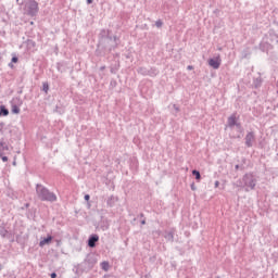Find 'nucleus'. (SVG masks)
<instances>
[{
  "label": "nucleus",
  "instance_id": "nucleus-1",
  "mask_svg": "<svg viewBox=\"0 0 278 278\" xmlns=\"http://www.w3.org/2000/svg\"><path fill=\"white\" fill-rule=\"evenodd\" d=\"M121 45V38L116 35H112V30L102 28L98 35V45L96 49L97 58H105L118 49Z\"/></svg>",
  "mask_w": 278,
  "mask_h": 278
},
{
  "label": "nucleus",
  "instance_id": "nucleus-2",
  "mask_svg": "<svg viewBox=\"0 0 278 278\" xmlns=\"http://www.w3.org/2000/svg\"><path fill=\"white\" fill-rule=\"evenodd\" d=\"M97 264V255L94 253H89L86 255L84 262L74 266V271L76 275H81L83 273H88L94 268Z\"/></svg>",
  "mask_w": 278,
  "mask_h": 278
},
{
  "label": "nucleus",
  "instance_id": "nucleus-3",
  "mask_svg": "<svg viewBox=\"0 0 278 278\" xmlns=\"http://www.w3.org/2000/svg\"><path fill=\"white\" fill-rule=\"evenodd\" d=\"M36 194L39 201H47L48 203H55L58 201V195L42 184L36 185Z\"/></svg>",
  "mask_w": 278,
  "mask_h": 278
},
{
  "label": "nucleus",
  "instance_id": "nucleus-4",
  "mask_svg": "<svg viewBox=\"0 0 278 278\" xmlns=\"http://www.w3.org/2000/svg\"><path fill=\"white\" fill-rule=\"evenodd\" d=\"M243 184L245 186V192H251V190H255V186H257V178H255V174L253 173L244 174Z\"/></svg>",
  "mask_w": 278,
  "mask_h": 278
},
{
  "label": "nucleus",
  "instance_id": "nucleus-5",
  "mask_svg": "<svg viewBox=\"0 0 278 278\" xmlns=\"http://www.w3.org/2000/svg\"><path fill=\"white\" fill-rule=\"evenodd\" d=\"M25 10L27 16L34 17L38 15V12L40 11V8L38 7V1L30 0V2H27L25 4Z\"/></svg>",
  "mask_w": 278,
  "mask_h": 278
},
{
  "label": "nucleus",
  "instance_id": "nucleus-6",
  "mask_svg": "<svg viewBox=\"0 0 278 278\" xmlns=\"http://www.w3.org/2000/svg\"><path fill=\"white\" fill-rule=\"evenodd\" d=\"M21 105H23V100H21V97L13 98L11 101L12 114H21Z\"/></svg>",
  "mask_w": 278,
  "mask_h": 278
},
{
  "label": "nucleus",
  "instance_id": "nucleus-7",
  "mask_svg": "<svg viewBox=\"0 0 278 278\" xmlns=\"http://www.w3.org/2000/svg\"><path fill=\"white\" fill-rule=\"evenodd\" d=\"M0 236L1 238H7L8 240H11V242H14V232L5 228V223L0 224Z\"/></svg>",
  "mask_w": 278,
  "mask_h": 278
},
{
  "label": "nucleus",
  "instance_id": "nucleus-8",
  "mask_svg": "<svg viewBox=\"0 0 278 278\" xmlns=\"http://www.w3.org/2000/svg\"><path fill=\"white\" fill-rule=\"evenodd\" d=\"M8 153H10V147L4 141H0V159L2 162H8Z\"/></svg>",
  "mask_w": 278,
  "mask_h": 278
},
{
  "label": "nucleus",
  "instance_id": "nucleus-9",
  "mask_svg": "<svg viewBox=\"0 0 278 278\" xmlns=\"http://www.w3.org/2000/svg\"><path fill=\"white\" fill-rule=\"evenodd\" d=\"M97 242H99V235L92 233L87 240V247H89V249H96Z\"/></svg>",
  "mask_w": 278,
  "mask_h": 278
},
{
  "label": "nucleus",
  "instance_id": "nucleus-10",
  "mask_svg": "<svg viewBox=\"0 0 278 278\" xmlns=\"http://www.w3.org/2000/svg\"><path fill=\"white\" fill-rule=\"evenodd\" d=\"M245 147L248 149H251V147H253V142H255V132L254 131H249L247 135H245Z\"/></svg>",
  "mask_w": 278,
  "mask_h": 278
},
{
  "label": "nucleus",
  "instance_id": "nucleus-11",
  "mask_svg": "<svg viewBox=\"0 0 278 278\" xmlns=\"http://www.w3.org/2000/svg\"><path fill=\"white\" fill-rule=\"evenodd\" d=\"M220 64H222L220 56L212 58L208 60V66H211L215 71H218V68H220Z\"/></svg>",
  "mask_w": 278,
  "mask_h": 278
},
{
  "label": "nucleus",
  "instance_id": "nucleus-12",
  "mask_svg": "<svg viewBox=\"0 0 278 278\" xmlns=\"http://www.w3.org/2000/svg\"><path fill=\"white\" fill-rule=\"evenodd\" d=\"M56 70L59 73H66V71H68V62H66V61L58 62Z\"/></svg>",
  "mask_w": 278,
  "mask_h": 278
},
{
  "label": "nucleus",
  "instance_id": "nucleus-13",
  "mask_svg": "<svg viewBox=\"0 0 278 278\" xmlns=\"http://www.w3.org/2000/svg\"><path fill=\"white\" fill-rule=\"evenodd\" d=\"M238 123V117L236 116V113H232L228 119H227V125L230 129H233L236 127V124Z\"/></svg>",
  "mask_w": 278,
  "mask_h": 278
},
{
  "label": "nucleus",
  "instance_id": "nucleus-14",
  "mask_svg": "<svg viewBox=\"0 0 278 278\" xmlns=\"http://www.w3.org/2000/svg\"><path fill=\"white\" fill-rule=\"evenodd\" d=\"M268 36H269L270 42H273L274 45H278V34L277 31H275V29L270 28L268 30Z\"/></svg>",
  "mask_w": 278,
  "mask_h": 278
},
{
  "label": "nucleus",
  "instance_id": "nucleus-15",
  "mask_svg": "<svg viewBox=\"0 0 278 278\" xmlns=\"http://www.w3.org/2000/svg\"><path fill=\"white\" fill-rule=\"evenodd\" d=\"M52 241H53V236L48 235L47 237L41 238L39 242V247L42 249L43 247H46V244H51Z\"/></svg>",
  "mask_w": 278,
  "mask_h": 278
},
{
  "label": "nucleus",
  "instance_id": "nucleus-16",
  "mask_svg": "<svg viewBox=\"0 0 278 278\" xmlns=\"http://www.w3.org/2000/svg\"><path fill=\"white\" fill-rule=\"evenodd\" d=\"M116 203H118V197L116 195H111L106 200L108 207H114Z\"/></svg>",
  "mask_w": 278,
  "mask_h": 278
},
{
  "label": "nucleus",
  "instance_id": "nucleus-17",
  "mask_svg": "<svg viewBox=\"0 0 278 278\" xmlns=\"http://www.w3.org/2000/svg\"><path fill=\"white\" fill-rule=\"evenodd\" d=\"M130 170H138V157L134 156L129 159Z\"/></svg>",
  "mask_w": 278,
  "mask_h": 278
},
{
  "label": "nucleus",
  "instance_id": "nucleus-18",
  "mask_svg": "<svg viewBox=\"0 0 278 278\" xmlns=\"http://www.w3.org/2000/svg\"><path fill=\"white\" fill-rule=\"evenodd\" d=\"M164 238L167 242H175V231L173 230L165 231Z\"/></svg>",
  "mask_w": 278,
  "mask_h": 278
},
{
  "label": "nucleus",
  "instance_id": "nucleus-19",
  "mask_svg": "<svg viewBox=\"0 0 278 278\" xmlns=\"http://www.w3.org/2000/svg\"><path fill=\"white\" fill-rule=\"evenodd\" d=\"M137 73L138 75H142V77H148L149 68H147L146 66H140L137 68Z\"/></svg>",
  "mask_w": 278,
  "mask_h": 278
},
{
  "label": "nucleus",
  "instance_id": "nucleus-20",
  "mask_svg": "<svg viewBox=\"0 0 278 278\" xmlns=\"http://www.w3.org/2000/svg\"><path fill=\"white\" fill-rule=\"evenodd\" d=\"M157 75H160V71L156 67L148 70V77H157Z\"/></svg>",
  "mask_w": 278,
  "mask_h": 278
},
{
  "label": "nucleus",
  "instance_id": "nucleus-21",
  "mask_svg": "<svg viewBox=\"0 0 278 278\" xmlns=\"http://www.w3.org/2000/svg\"><path fill=\"white\" fill-rule=\"evenodd\" d=\"M26 47H27L28 51H34V49H36V41H34L31 39H27Z\"/></svg>",
  "mask_w": 278,
  "mask_h": 278
},
{
  "label": "nucleus",
  "instance_id": "nucleus-22",
  "mask_svg": "<svg viewBox=\"0 0 278 278\" xmlns=\"http://www.w3.org/2000/svg\"><path fill=\"white\" fill-rule=\"evenodd\" d=\"M121 68V63L119 62H117L115 65H112L111 67H110V73L112 74V75H116L117 73H118V70Z\"/></svg>",
  "mask_w": 278,
  "mask_h": 278
},
{
  "label": "nucleus",
  "instance_id": "nucleus-23",
  "mask_svg": "<svg viewBox=\"0 0 278 278\" xmlns=\"http://www.w3.org/2000/svg\"><path fill=\"white\" fill-rule=\"evenodd\" d=\"M235 188H242L243 190H245V186H244V176L242 177V179H238L236 182H233Z\"/></svg>",
  "mask_w": 278,
  "mask_h": 278
},
{
  "label": "nucleus",
  "instance_id": "nucleus-24",
  "mask_svg": "<svg viewBox=\"0 0 278 278\" xmlns=\"http://www.w3.org/2000/svg\"><path fill=\"white\" fill-rule=\"evenodd\" d=\"M1 116H10V110L5 108V105H0V117Z\"/></svg>",
  "mask_w": 278,
  "mask_h": 278
},
{
  "label": "nucleus",
  "instance_id": "nucleus-25",
  "mask_svg": "<svg viewBox=\"0 0 278 278\" xmlns=\"http://www.w3.org/2000/svg\"><path fill=\"white\" fill-rule=\"evenodd\" d=\"M260 49L264 53V52L268 51V49H270V43L262 41L260 43Z\"/></svg>",
  "mask_w": 278,
  "mask_h": 278
},
{
  "label": "nucleus",
  "instance_id": "nucleus-26",
  "mask_svg": "<svg viewBox=\"0 0 278 278\" xmlns=\"http://www.w3.org/2000/svg\"><path fill=\"white\" fill-rule=\"evenodd\" d=\"M101 269L104 270V273H108V270H110V262L104 261L100 264Z\"/></svg>",
  "mask_w": 278,
  "mask_h": 278
},
{
  "label": "nucleus",
  "instance_id": "nucleus-27",
  "mask_svg": "<svg viewBox=\"0 0 278 278\" xmlns=\"http://www.w3.org/2000/svg\"><path fill=\"white\" fill-rule=\"evenodd\" d=\"M192 175L193 177H195L197 181H201V172H199L198 169H193Z\"/></svg>",
  "mask_w": 278,
  "mask_h": 278
},
{
  "label": "nucleus",
  "instance_id": "nucleus-28",
  "mask_svg": "<svg viewBox=\"0 0 278 278\" xmlns=\"http://www.w3.org/2000/svg\"><path fill=\"white\" fill-rule=\"evenodd\" d=\"M253 84L254 88H260L262 86V77L255 78Z\"/></svg>",
  "mask_w": 278,
  "mask_h": 278
},
{
  "label": "nucleus",
  "instance_id": "nucleus-29",
  "mask_svg": "<svg viewBox=\"0 0 278 278\" xmlns=\"http://www.w3.org/2000/svg\"><path fill=\"white\" fill-rule=\"evenodd\" d=\"M118 86V83L116 81V79H111L110 81V89L114 90V88H116Z\"/></svg>",
  "mask_w": 278,
  "mask_h": 278
},
{
  "label": "nucleus",
  "instance_id": "nucleus-30",
  "mask_svg": "<svg viewBox=\"0 0 278 278\" xmlns=\"http://www.w3.org/2000/svg\"><path fill=\"white\" fill-rule=\"evenodd\" d=\"M101 229L102 231H108V229H110V224H108V220L102 222Z\"/></svg>",
  "mask_w": 278,
  "mask_h": 278
},
{
  "label": "nucleus",
  "instance_id": "nucleus-31",
  "mask_svg": "<svg viewBox=\"0 0 278 278\" xmlns=\"http://www.w3.org/2000/svg\"><path fill=\"white\" fill-rule=\"evenodd\" d=\"M235 127H237V129L240 131V134H242V131H244V128L242 127V124L240 122H237Z\"/></svg>",
  "mask_w": 278,
  "mask_h": 278
},
{
  "label": "nucleus",
  "instance_id": "nucleus-32",
  "mask_svg": "<svg viewBox=\"0 0 278 278\" xmlns=\"http://www.w3.org/2000/svg\"><path fill=\"white\" fill-rule=\"evenodd\" d=\"M42 90H43V92H46V94H48V92H49V83H43L42 84Z\"/></svg>",
  "mask_w": 278,
  "mask_h": 278
},
{
  "label": "nucleus",
  "instance_id": "nucleus-33",
  "mask_svg": "<svg viewBox=\"0 0 278 278\" xmlns=\"http://www.w3.org/2000/svg\"><path fill=\"white\" fill-rule=\"evenodd\" d=\"M54 112L58 114H64V109L56 105Z\"/></svg>",
  "mask_w": 278,
  "mask_h": 278
},
{
  "label": "nucleus",
  "instance_id": "nucleus-34",
  "mask_svg": "<svg viewBox=\"0 0 278 278\" xmlns=\"http://www.w3.org/2000/svg\"><path fill=\"white\" fill-rule=\"evenodd\" d=\"M162 25H164V22H162V20H157L155 22V27H157L160 29V27H162Z\"/></svg>",
  "mask_w": 278,
  "mask_h": 278
},
{
  "label": "nucleus",
  "instance_id": "nucleus-35",
  "mask_svg": "<svg viewBox=\"0 0 278 278\" xmlns=\"http://www.w3.org/2000/svg\"><path fill=\"white\" fill-rule=\"evenodd\" d=\"M11 62H12L13 64L18 63V56H16V54H14V55L12 56V59H11Z\"/></svg>",
  "mask_w": 278,
  "mask_h": 278
},
{
  "label": "nucleus",
  "instance_id": "nucleus-36",
  "mask_svg": "<svg viewBox=\"0 0 278 278\" xmlns=\"http://www.w3.org/2000/svg\"><path fill=\"white\" fill-rule=\"evenodd\" d=\"M240 168H241V170H244V167H243V166H240V165H236V166H235V169H236V170H240Z\"/></svg>",
  "mask_w": 278,
  "mask_h": 278
},
{
  "label": "nucleus",
  "instance_id": "nucleus-37",
  "mask_svg": "<svg viewBox=\"0 0 278 278\" xmlns=\"http://www.w3.org/2000/svg\"><path fill=\"white\" fill-rule=\"evenodd\" d=\"M84 199L88 203L90 201V194H85Z\"/></svg>",
  "mask_w": 278,
  "mask_h": 278
},
{
  "label": "nucleus",
  "instance_id": "nucleus-38",
  "mask_svg": "<svg viewBox=\"0 0 278 278\" xmlns=\"http://www.w3.org/2000/svg\"><path fill=\"white\" fill-rule=\"evenodd\" d=\"M3 127H5V124L3 122H0V131H3Z\"/></svg>",
  "mask_w": 278,
  "mask_h": 278
},
{
  "label": "nucleus",
  "instance_id": "nucleus-39",
  "mask_svg": "<svg viewBox=\"0 0 278 278\" xmlns=\"http://www.w3.org/2000/svg\"><path fill=\"white\" fill-rule=\"evenodd\" d=\"M50 277L51 278H58V274L55 271H53V273L50 274Z\"/></svg>",
  "mask_w": 278,
  "mask_h": 278
},
{
  "label": "nucleus",
  "instance_id": "nucleus-40",
  "mask_svg": "<svg viewBox=\"0 0 278 278\" xmlns=\"http://www.w3.org/2000/svg\"><path fill=\"white\" fill-rule=\"evenodd\" d=\"M87 5H91V3H94V0H86Z\"/></svg>",
  "mask_w": 278,
  "mask_h": 278
},
{
  "label": "nucleus",
  "instance_id": "nucleus-41",
  "mask_svg": "<svg viewBox=\"0 0 278 278\" xmlns=\"http://www.w3.org/2000/svg\"><path fill=\"white\" fill-rule=\"evenodd\" d=\"M173 108H174L175 112H179V106H177V104H174Z\"/></svg>",
  "mask_w": 278,
  "mask_h": 278
},
{
  "label": "nucleus",
  "instance_id": "nucleus-42",
  "mask_svg": "<svg viewBox=\"0 0 278 278\" xmlns=\"http://www.w3.org/2000/svg\"><path fill=\"white\" fill-rule=\"evenodd\" d=\"M27 207H29V203H25L22 210H27Z\"/></svg>",
  "mask_w": 278,
  "mask_h": 278
},
{
  "label": "nucleus",
  "instance_id": "nucleus-43",
  "mask_svg": "<svg viewBox=\"0 0 278 278\" xmlns=\"http://www.w3.org/2000/svg\"><path fill=\"white\" fill-rule=\"evenodd\" d=\"M220 186V181L216 180L215 181V188H218Z\"/></svg>",
  "mask_w": 278,
  "mask_h": 278
},
{
  "label": "nucleus",
  "instance_id": "nucleus-44",
  "mask_svg": "<svg viewBox=\"0 0 278 278\" xmlns=\"http://www.w3.org/2000/svg\"><path fill=\"white\" fill-rule=\"evenodd\" d=\"M9 67L14 68V63L12 61L9 63Z\"/></svg>",
  "mask_w": 278,
  "mask_h": 278
},
{
  "label": "nucleus",
  "instance_id": "nucleus-45",
  "mask_svg": "<svg viewBox=\"0 0 278 278\" xmlns=\"http://www.w3.org/2000/svg\"><path fill=\"white\" fill-rule=\"evenodd\" d=\"M140 223H141V225H147V219L143 218Z\"/></svg>",
  "mask_w": 278,
  "mask_h": 278
},
{
  "label": "nucleus",
  "instance_id": "nucleus-46",
  "mask_svg": "<svg viewBox=\"0 0 278 278\" xmlns=\"http://www.w3.org/2000/svg\"><path fill=\"white\" fill-rule=\"evenodd\" d=\"M188 71H192L193 68H194V66H192V65H188Z\"/></svg>",
  "mask_w": 278,
  "mask_h": 278
},
{
  "label": "nucleus",
  "instance_id": "nucleus-47",
  "mask_svg": "<svg viewBox=\"0 0 278 278\" xmlns=\"http://www.w3.org/2000/svg\"><path fill=\"white\" fill-rule=\"evenodd\" d=\"M191 190H197V187L194 186V182L191 184Z\"/></svg>",
  "mask_w": 278,
  "mask_h": 278
},
{
  "label": "nucleus",
  "instance_id": "nucleus-48",
  "mask_svg": "<svg viewBox=\"0 0 278 278\" xmlns=\"http://www.w3.org/2000/svg\"><path fill=\"white\" fill-rule=\"evenodd\" d=\"M2 60H3V54L0 52V64H1Z\"/></svg>",
  "mask_w": 278,
  "mask_h": 278
},
{
  "label": "nucleus",
  "instance_id": "nucleus-49",
  "mask_svg": "<svg viewBox=\"0 0 278 278\" xmlns=\"http://www.w3.org/2000/svg\"><path fill=\"white\" fill-rule=\"evenodd\" d=\"M139 218H144V213H140Z\"/></svg>",
  "mask_w": 278,
  "mask_h": 278
},
{
  "label": "nucleus",
  "instance_id": "nucleus-50",
  "mask_svg": "<svg viewBox=\"0 0 278 278\" xmlns=\"http://www.w3.org/2000/svg\"><path fill=\"white\" fill-rule=\"evenodd\" d=\"M105 70V65H102L101 67H100V71H104Z\"/></svg>",
  "mask_w": 278,
  "mask_h": 278
},
{
  "label": "nucleus",
  "instance_id": "nucleus-51",
  "mask_svg": "<svg viewBox=\"0 0 278 278\" xmlns=\"http://www.w3.org/2000/svg\"><path fill=\"white\" fill-rule=\"evenodd\" d=\"M118 55H121V54H119V53H116V54H115V58H118Z\"/></svg>",
  "mask_w": 278,
  "mask_h": 278
},
{
  "label": "nucleus",
  "instance_id": "nucleus-52",
  "mask_svg": "<svg viewBox=\"0 0 278 278\" xmlns=\"http://www.w3.org/2000/svg\"><path fill=\"white\" fill-rule=\"evenodd\" d=\"M126 59L129 60V54L126 55Z\"/></svg>",
  "mask_w": 278,
  "mask_h": 278
},
{
  "label": "nucleus",
  "instance_id": "nucleus-53",
  "mask_svg": "<svg viewBox=\"0 0 278 278\" xmlns=\"http://www.w3.org/2000/svg\"><path fill=\"white\" fill-rule=\"evenodd\" d=\"M276 160H278V153L276 154Z\"/></svg>",
  "mask_w": 278,
  "mask_h": 278
},
{
  "label": "nucleus",
  "instance_id": "nucleus-54",
  "mask_svg": "<svg viewBox=\"0 0 278 278\" xmlns=\"http://www.w3.org/2000/svg\"><path fill=\"white\" fill-rule=\"evenodd\" d=\"M216 278H220V276H217Z\"/></svg>",
  "mask_w": 278,
  "mask_h": 278
}]
</instances>
